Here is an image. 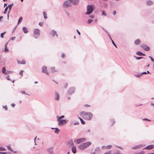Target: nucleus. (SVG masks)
Wrapping results in <instances>:
<instances>
[{
    "instance_id": "nucleus-1",
    "label": "nucleus",
    "mask_w": 154,
    "mask_h": 154,
    "mask_svg": "<svg viewBox=\"0 0 154 154\" xmlns=\"http://www.w3.org/2000/svg\"><path fill=\"white\" fill-rule=\"evenodd\" d=\"M81 116L85 119L87 120H91L93 116V114L90 112L83 111L80 113Z\"/></svg>"
},
{
    "instance_id": "nucleus-2",
    "label": "nucleus",
    "mask_w": 154,
    "mask_h": 154,
    "mask_svg": "<svg viewBox=\"0 0 154 154\" xmlns=\"http://www.w3.org/2000/svg\"><path fill=\"white\" fill-rule=\"evenodd\" d=\"M91 144L90 142H88L80 144L78 146V148L81 150H83L90 146Z\"/></svg>"
},
{
    "instance_id": "nucleus-3",
    "label": "nucleus",
    "mask_w": 154,
    "mask_h": 154,
    "mask_svg": "<svg viewBox=\"0 0 154 154\" xmlns=\"http://www.w3.org/2000/svg\"><path fill=\"white\" fill-rule=\"evenodd\" d=\"M58 122V125L60 126H62L66 124L68 121V120L60 119H57Z\"/></svg>"
},
{
    "instance_id": "nucleus-4",
    "label": "nucleus",
    "mask_w": 154,
    "mask_h": 154,
    "mask_svg": "<svg viewBox=\"0 0 154 154\" xmlns=\"http://www.w3.org/2000/svg\"><path fill=\"white\" fill-rule=\"evenodd\" d=\"M93 10V7L90 5H88L87 6V12L85 13L86 14H91Z\"/></svg>"
},
{
    "instance_id": "nucleus-5",
    "label": "nucleus",
    "mask_w": 154,
    "mask_h": 154,
    "mask_svg": "<svg viewBox=\"0 0 154 154\" xmlns=\"http://www.w3.org/2000/svg\"><path fill=\"white\" fill-rule=\"evenodd\" d=\"M71 2L68 0L65 1L63 5V7L64 8H67L71 6Z\"/></svg>"
},
{
    "instance_id": "nucleus-6",
    "label": "nucleus",
    "mask_w": 154,
    "mask_h": 154,
    "mask_svg": "<svg viewBox=\"0 0 154 154\" xmlns=\"http://www.w3.org/2000/svg\"><path fill=\"white\" fill-rule=\"evenodd\" d=\"M40 35V30L38 29H36L34 30L33 37L35 38H37Z\"/></svg>"
},
{
    "instance_id": "nucleus-7",
    "label": "nucleus",
    "mask_w": 154,
    "mask_h": 154,
    "mask_svg": "<svg viewBox=\"0 0 154 154\" xmlns=\"http://www.w3.org/2000/svg\"><path fill=\"white\" fill-rule=\"evenodd\" d=\"M140 47L143 48L144 50L146 51H149L150 49L146 45L144 44L141 45Z\"/></svg>"
},
{
    "instance_id": "nucleus-8",
    "label": "nucleus",
    "mask_w": 154,
    "mask_h": 154,
    "mask_svg": "<svg viewBox=\"0 0 154 154\" xmlns=\"http://www.w3.org/2000/svg\"><path fill=\"white\" fill-rule=\"evenodd\" d=\"M75 91V88L74 87H71L69 90L68 93L69 94H71L74 93Z\"/></svg>"
},
{
    "instance_id": "nucleus-9",
    "label": "nucleus",
    "mask_w": 154,
    "mask_h": 154,
    "mask_svg": "<svg viewBox=\"0 0 154 154\" xmlns=\"http://www.w3.org/2000/svg\"><path fill=\"white\" fill-rule=\"evenodd\" d=\"M50 34L54 37L55 36H56L57 38L58 37V35L57 33V32L54 30H52L50 32Z\"/></svg>"
},
{
    "instance_id": "nucleus-10",
    "label": "nucleus",
    "mask_w": 154,
    "mask_h": 154,
    "mask_svg": "<svg viewBox=\"0 0 154 154\" xmlns=\"http://www.w3.org/2000/svg\"><path fill=\"white\" fill-rule=\"evenodd\" d=\"M86 139L85 138H82L76 140L75 141L77 143L79 144L85 141Z\"/></svg>"
},
{
    "instance_id": "nucleus-11",
    "label": "nucleus",
    "mask_w": 154,
    "mask_h": 154,
    "mask_svg": "<svg viewBox=\"0 0 154 154\" xmlns=\"http://www.w3.org/2000/svg\"><path fill=\"white\" fill-rule=\"evenodd\" d=\"M42 72L46 73L47 75H49V73L47 70V67L45 66H43L42 68Z\"/></svg>"
},
{
    "instance_id": "nucleus-12",
    "label": "nucleus",
    "mask_w": 154,
    "mask_h": 154,
    "mask_svg": "<svg viewBox=\"0 0 154 154\" xmlns=\"http://www.w3.org/2000/svg\"><path fill=\"white\" fill-rule=\"evenodd\" d=\"M154 147V145H151L147 146L143 149L149 150L152 149Z\"/></svg>"
},
{
    "instance_id": "nucleus-13",
    "label": "nucleus",
    "mask_w": 154,
    "mask_h": 154,
    "mask_svg": "<svg viewBox=\"0 0 154 154\" xmlns=\"http://www.w3.org/2000/svg\"><path fill=\"white\" fill-rule=\"evenodd\" d=\"M60 98V96L58 93L57 92L55 93L54 99L55 100H58Z\"/></svg>"
},
{
    "instance_id": "nucleus-14",
    "label": "nucleus",
    "mask_w": 154,
    "mask_h": 154,
    "mask_svg": "<svg viewBox=\"0 0 154 154\" xmlns=\"http://www.w3.org/2000/svg\"><path fill=\"white\" fill-rule=\"evenodd\" d=\"M69 2L73 4V5H75L78 4L79 2V0H69Z\"/></svg>"
},
{
    "instance_id": "nucleus-15",
    "label": "nucleus",
    "mask_w": 154,
    "mask_h": 154,
    "mask_svg": "<svg viewBox=\"0 0 154 154\" xmlns=\"http://www.w3.org/2000/svg\"><path fill=\"white\" fill-rule=\"evenodd\" d=\"M111 145H109L107 146H102L101 148L102 149H109L111 148L112 147Z\"/></svg>"
},
{
    "instance_id": "nucleus-16",
    "label": "nucleus",
    "mask_w": 154,
    "mask_h": 154,
    "mask_svg": "<svg viewBox=\"0 0 154 154\" xmlns=\"http://www.w3.org/2000/svg\"><path fill=\"white\" fill-rule=\"evenodd\" d=\"M143 146V145L140 144L139 145H137L133 147L132 148V149H137L140 148H141Z\"/></svg>"
},
{
    "instance_id": "nucleus-17",
    "label": "nucleus",
    "mask_w": 154,
    "mask_h": 154,
    "mask_svg": "<svg viewBox=\"0 0 154 154\" xmlns=\"http://www.w3.org/2000/svg\"><path fill=\"white\" fill-rule=\"evenodd\" d=\"M72 152L74 154L76 152V149L75 146H73L72 147Z\"/></svg>"
},
{
    "instance_id": "nucleus-18",
    "label": "nucleus",
    "mask_w": 154,
    "mask_h": 154,
    "mask_svg": "<svg viewBox=\"0 0 154 154\" xmlns=\"http://www.w3.org/2000/svg\"><path fill=\"white\" fill-rule=\"evenodd\" d=\"M6 148H7L8 150H9L12 152H14L13 150L12 149V148L11 147V145H8L7 146H6Z\"/></svg>"
},
{
    "instance_id": "nucleus-19",
    "label": "nucleus",
    "mask_w": 154,
    "mask_h": 154,
    "mask_svg": "<svg viewBox=\"0 0 154 154\" xmlns=\"http://www.w3.org/2000/svg\"><path fill=\"white\" fill-rule=\"evenodd\" d=\"M13 6V4H11V5H9L8 6H7L8 8H9L8 13H9L10 12V11H11V8H12Z\"/></svg>"
},
{
    "instance_id": "nucleus-20",
    "label": "nucleus",
    "mask_w": 154,
    "mask_h": 154,
    "mask_svg": "<svg viewBox=\"0 0 154 154\" xmlns=\"http://www.w3.org/2000/svg\"><path fill=\"white\" fill-rule=\"evenodd\" d=\"M23 30L24 33H27L28 32V30L26 27H24L23 28Z\"/></svg>"
},
{
    "instance_id": "nucleus-21",
    "label": "nucleus",
    "mask_w": 154,
    "mask_h": 154,
    "mask_svg": "<svg viewBox=\"0 0 154 154\" xmlns=\"http://www.w3.org/2000/svg\"><path fill=\"white\" fill-rule=\"evenodd\" d=\"M18 64H26V61L25 60H23L20 61H18Z\"/></svg>"
},
{
    "instance_id": "nucleus-22",
    "label": "nucleus",
    "mask_w": 154,
    "mask_h": 154,
    "mask_svg": "<svg viewBox=\"0 0 154 154\" xmlns=\"http://www.w3.org/2000/svg\"><path fill=\"white\" fill-rule=\"evenodd\" d=\"M137 54L139 56H145V54L142 53L140 51H138L137 52Z\"/></svg>"
},
{
    "instance_id": "nucleus-23",
    "label": "nucleus",
    "mask_w": 154,
    "mask_h": 154,
    "mask_svg": "<svg viewBox=\"0 0 154 154\" xmlns=\"http://www.w3.org/2000/svg\"><path fill=\"white\" fill-rule=\"evenodd\" d=\"M44 17L45 19H46L47 18V14L44 11L43 12Z\"/></svg>"
},
{
    "instance_id": "nucleus-24",
    "label": "nucleus",
    "mask_w": 154,
    "mask_h": 154,
    "mask_svg": "<svg viewBox=\"0 0 154 154\" xmlns=\"http://www.w3.org/2000/svg\"><path fill=\"white\" fill-rule=\"evenodd\" d=\"M152 4L153 2L151 1H148L146 2L147 5H152Z\"/></svg>"
},
{
    "instance_id": "nucleus-25",
    "label": "nucleus",
    "mask_w": 154,
    "mask_h": 154,
    "mask_svg": "<svg viewBox=\"0 0 154 154\" xmlns=\"http://www.w3.org/2000/svg\"><path fill=\"white\" fill-rule=\"evenodd\" d=\"M64 117H65L63 115L62 116H57V119L59 120L60 119H61L64 118Z\"/></svg>"
},
{
    "instance_id": "nucleus-26",
    "label": "nucleus",
    "mask_w": 154,
    "mask_h": 154,
    "mask_svg": "<svg viewBox=\"0 0 154 154\" xmlns=\"http://www.w3.org/2000/svg\"><path fill=\"white\" fill-rule=\"evenodd\" d=\"M140 42V40L139 39H138L135 41L134 43L135 44L137 45L139 44Z\"/></svg>"
},
{
    "instance_id": "nucleus-27",
    "label": "nucleus",
    "mask_w": 154,
    "mask_h": 154,
    "mask_svg": "<svg viewBox=\"0 0 154 154\" xmlns=\"http://www.w3.org/2000/svg\"><path fill=\"white\" fill-rule=\"evenodd\" d=\"M95 151L96 152H99L100 151V148L98 147H97L95 148Z\"/></svg>"
},
{
    "instance_id": "nucleus-28",
    "label": "nucleus",
    "mask_w": 154,
    "mask_h": 154,
    "mask_svg": "<svg viewBox=\"0 0 154 154\" xmlns=\"http://www.w3.org/2000/svg\"><path fill=\"white\" fill-rule=\"evenodd\" d=\"M60 131V130L58 128H56L55 130L54 131V132L57 134H58L59 133V132Z\"/></svg>"
},
{
    "instance_id": "nucleus-29",
    "label": "nucleus",
    "mask_w": 154,
    "mask_h": 154,
    "mask_svg": "<svg viewBox=\"0 0 154 154\" xmlns=\"http://www.w3.org/2000/svg\"><path fill=\"white\" fill-rule=\"evenodd\" d=\"M6 71V69L5 67H2V72L3 73L5 74V73L6 72H5Z\"/></svg>"
},
{
    "instance_id": "nucleus-30",
    "label": "nucleus",
    "mask_w": 154,
    "mask_h": 154,
    "mask_svg": "<svg viewBox=\"0 0 154 154\" xmlns=\"http://www.w3.org/2000/svg\"><path fill=\"white\" fill-rule=\"evenodd\" d=\"M79 119L80 120V121H81V123L83 124H85V122L81 118L79 117Z\"/></svg>"
},
{
    "instance_id": "nucleus-31",
    "label": "nucleus",
    "mask_w": 154,
    "mask_h": 154,
    "mask_svg": "<svg viewBox=\"0 0 154 154\" xmlns=\"http://www.w3.org/2000/svg\"><path fill=\"white\" fill-rule=\"evenodd\" d=\"M23 20V17H20L18 20V24L20 23Z\"/></svg>"
},
{
    "instance_id": "nucleus-32",
    "label": "nucleus",
    "mask_w": 154,
    "mask_h": 154,
    "mask_svg": "<svg viewBox=\"0 0 154 154\" xmlns=\"http://www.w3.org/2000/svg\"><path fill=\"white\" fill-rule=\"evenodd\" d=\"M51 69L52 72H56L57 71V70H56L55 69V68L54 67H51Z\"/></svg>"
},
{
    "instance_id": "nucleus-33",
    "label": "nucleus",
    "mask_w": 154,
    "mask_h": 154,
    "mask_svg": "<svg viewBox=\"0 0 154 154\" xmlns=\"http://www.w3.org/2000/svg\"><path fill=\"white\" fill-rule=\"evenodd\" d=\"M5 33H6V32H3L2 33H1V34L0 36H1V38H4L3 35L5 34Z\"/></svg>"
},
{
    "instance_id": "nucleus-34",
    "label": "nucleus",
    "mask_w": 154,
    "mask_h": 154,
    "mask_svg": "<svg viewBox=\"0 0 154 154\" xmlns=\"http://www.w3.org/2000/svg\"><path fill=\"white\" fill-rule=\"evenodd\" d=\"M5 150H6V149L5 148L2 147H0V151Z\"/></svg>"
},
{
    "instance_id": "nucleus-35",
    "label": "nucleus",
    "mask_w": 154,
    "mask_h": 154,
    "mask_svg": "<svg viewBox=\"0 0 154 154\" xmlns=\"http://www.w3.org/2000/svg\"><path fill=\"white\" fill-rule=\"evenodd\" d=\"M110 39H111V41H112V44H113V45L116 48H117V46H116V44H115V43H114V42H113V41L112 40V38H110Z\"/></svg>"
},
{
    "instance_id": "nucleus-36",
    "label": "nucleus",
    "mask_w": 154,
    "mask_h": 154,
    "mask_svg": "<svg viewBox=\"0 0 154 154\" xmlns=\"http://www.w3.org/2000/svg\"><path fill=\"white\" fill-rule=\"evenodd\" d=\"M93 21V20L91 19H89L87 23H88L89 24L91 23Z\"/></svg>"
},
{
    "instance_id": "nucleus-37",
    "label": "nucleus",
    "mask_w": 154,
    "mask_h": 154,
    "mask_svg": "<svg viewBox=\"0 0 154 154\" xmlns=\"http://www.w3.org/2000/svg\"><path fill=\"white\" fill-rule=\"evenodd\" d=\"M13 72H12V71H7L5 73V74H9L10 73H13Z\"/></svg>"
},
{
    "instance_id": "nucleus-38",
    "label": "nucleus",
    "mask_w": 154,
    "mask_h": 154,
    "mask_svg": "<svg viewBox=\"0 0 154 154\" xmlns=\"http://www.w3.org/2000/svg\"><path fill=\"white\" fill-rule=\"evenodd\" d=\"M102 15L104 16H106V14L105 13V11H103L102 12Z\"/></svg>"
},
{
    "instance_id": "nucleus-39",
    "label": "nucleus",
    "mask_w": 154,
    "mask_h": 154,
    "mask_svg": "<svg viewBox=\"0 0 154 154\" xmlns=\"http://www.w3.org/2000/svg\"><path fill=\"white\" fill-rule=\"evenodd\" d=\"M143 120L144 121H145L147 122H150L151 121V120L149 119H143Z\"/></svg>"
},
{
    "instance_id": "nucleus-40",
    "label": "nucleus",
    "mask_w": 154,
    "mask_h": 154,
    "mask_svg": "<svg viewBox=\"0 0 154 154\" xmlns=\"http://www.w3.org/2000/svg\"><path fill=\"white\" fill-rule=\"evenodd\" d=\"M105 32L107 33V34L108 35V36H109V38H111V37L109 35V33L106 30H105Z\"/></svg>"
},
{
    "instance_id": "nucleus-41",
    "label": "nucleus",
    "mask_w": 154,
    "mask_h": 154,
    "mask_svg": "<svg viewBox=\"0 0 154 154\" xmlns=\"http://www.w3.org/2000/svg\"><path fill=\"white\" fill-rule=\"evenodd\" d=\"M8 51H9V50H8V49L7 48V47H6V48L5 47V51L6 52Z\"/></svg>"
},
{
    "instance_id": "nucleus-42",
    "label": "nucleus",
    "mask_w": 154,
    "mask_h": 154,
    "mask_svg": "<svg viewBox=\"0 0 154 154\" xmlns=\"http://www.w3.org/2000/svg\"><path fill=\"white\" fill-rule=\"evenodd\" d=\"M111 151H110L105 152V153H104V154H111Z\"/></svg>"
},
{
    "instance_id": "nucleus-43",
    "label": "nucleus",
    "mask_w": 154,
    "mask_h": 154,
    "mask_svg": "<svg viewBox=\"0 0 154 154\" xmlns=\"http://www.w3.org/2000/svg\"><path fill=\"white\" fill-rule=\"evenodd\" d=\"M8 7H7L5 9V10H4V14H5L6 12L8 10Z\"/></svg>"
},
{
    "instance_id": "nucleus-44",
    "label": "nucleus",
    "mask_w": 154,
    "mask_h": 154,
    "mask_svg": "<svg viewBox=\"0 0 154 154\" xmlns=\"http://www.w3.org/2000/svg\"><path fill=\"white\" fill-rule=\"evenodd\" d=\"M141 73L140 74L135 75V76L137 77H140L142 75Z\"/></svg>"
},
{
    "instance_id": "nucleus-45",
    "label": "nucleus",
    "mask_w": 154,
    "mask_h": 154,
    "mask_svg": "<svg viewBox=\"0 0 154 154\" xmlns=\"http://www.w3.org/2000/svg\"><path fill=\"white\" fill-rule=\"evenodd\" d=\"M66 14L69 17H70V14L69 13V12L68 11H66Z\"/></svg>"
},
{
    "instance_id": "nucleus-46",
    "label": "nucleus",
    "mask_w": 154,
    "mask_h": 154,
    "mask_svg": "<svg viewBox=\"0 0 154 154\" xmlns=\"http://www.w3.org/2000/svg\"><path fill=\"white\" fill-rule=\"evenodd\" d=\"M136 57V58L137 60H139V59H140L142 58V57Z\"/></svg>"
},
{
    "instance_id": "nucleus-47",
    "label": "nucleus",
    "mask_w": 154,
    "mask_h": 154,
    "mask_svg": "<svg viewBox=\"0 0 154 154\" xmlns=\"http://www.w3.org/2000/svg\"><path fill=\"white\" fill-rule=\"evenodd\" d=\"M3 108H4V109H5V110H7V109H8V108H7V107L6 106H3Z\"/></svg>"
},
{
    "instance_id": "nucleus-48",
    "label": "nucleus",
    "mask_w": 154,
    "mask_h": 154,
    "mask_svg": "<svg viewBox=\"0 0 154 154\" xmlns=\"http://www.w3.org/2000/svg\"><path fill=\"white\" fill-rule=\"evenodd\" d=\"M3 19V16L0 17V22H1L2 21V19Z\"/></svg>"
},
{
    "instance_id": "nucleus-49",
    "label": "nucleus",
    "mask_w": 154,
    "mask_h": 154,
    "mask_svg": "<svg viewBox=\"0 0 154 154\" xmlns=\"http://www.w3.org/2000/svg\"><path fill=\"white\" fill-rule=\"evenodd\" d=\"M61 57L63 58H64L65 57V55L64 54L62 53Z\"/></svg>"
},
{
    "instance_id": "nucleus-50",
    "label": "nucleus",
    "mask_w": 154,
    "mask_h": 154,
    "mask_svg": "<svg viewBox=\"0 0 154 154\" xmlns=\"http://www.w3.org/2000/svg\"><path fill=\"white\" fill-rule=\"evenodd\" d=\"M23 70H21L20 72V75L21 76H22V75H23Z\"/></svg>"
},
{
    "instance_id": "nucleus-51",
    "label": "nucleus",
    "mask_w": 154,
    "mask_h": 154,
    "mask_svg": "<svg viewBox=\"0 0 154 154\" xmlns=\"http://www.w3.org/2000/svg\"><path fill=\"white\" fill-rule=\"evenodd\" d=\"M43 24V22H41L39 23V25L40 26H42Z\"/></svg>"
},
{
    "instance_id": "nucleus-52",
    "label": "nucleus",
    "mask_w": 154,
    "mask_h": 154,
    "mask_svg": "<svg viewBox=\"0 0 154 154\" xmlns=\"http://www.w3.org/2000/svg\"><path fill=\"white\" fill-rule=\"evenodd\" d=\"M144 152L143 151H141L139 152V154H144Z\"/></svg>"
},
{
    "instance_id": "nucleus-53",
    "label": "nucleus",
    "mask_w": 154,
    "mask_h": 154,
    "mask_svg": "<svg viewBox=\"0 0 154 154\" xmlns=\"http://www.w3.org/2000/svg\"><path fill=\"white\" fill-rule=\"evenodd\" d=\"M7 152H0V154H6Z\"/></svg>"
},
{
    "instance_id": "nucleus-54",
    "label": "nucleus",
    "mask_w": 154,
    "mask_h": 154,
    "mask_svg": "<svg viewBox=\"0 0 154 154\" xmlns=\"http://www.w3.org/2000/svg\"><path fill=\"white\" fill-rule=\"evenodd\" d=\"M10 78V76H9V75H8L7 77V79L8 80H11V79L9 78Z\"/></svg>"
},
{
    "instance_id": "nucleus-55",
    "label": "nucleus",
    "mask_w": 154,
    "mask_h": 154,
    "mask_svg": "<svg viewBox=\"0 0 154 154\" xmlns=\"http://www.w3.org/2000/svg\"><path fill=\"white\" fill-rule=\"evenodd\" d=\"M94 17V15H91L89 16V17L91 18H93Z\"/></svg>"
},
{
    "instance_id": "nucleus-56",
    "label": "nucleus",
    "mask_w": 154,
    "mask_h": 154,
    "mask_svg": "<svg viewBox=\"0 0 154 154\" xmlns=\"http://www.w3.org/2000/svg\"><path fill=\"white\" fill-rule=\"evenodd\" d=\"M113 154H121V153H120L119 152H119H115V153H113Z\"/></svg>"
},
{
    "instance_id": "nucleus-57",
    "label": "nucleus",
    "mask_w": 154,
    "mask_h": 154,
    "mask_svg": "<svg viewBox=\"0 0 154 154\" xmlns=\"http://www.w3.org/2000/svg\"><path fill=\"white\" fill-rule=\"evenodd\" d=\"M149 57L150 58L151 61L153 62L154 61V59L150 56H149Z\"/></svg>"
},
{
    "instance_id": "nucleus-58",
    "label": "nucleus",
    "mask_w": 154,
    "mask_h": 154,
    "mask_svg": "<svg viewBox=\"0 0 154 154\" xmlns=\"http://www.w3.org/2000/svg\"><path fill=\"white\" fill-rule=\"evenodd\" d=\"M68 86V84L67 83H66L65 85V88H66Z\"/></svg>"
},
{
    "instance_id": "nucleus-59",
    "label": "nucleus",
    "mask_w": 154,
    "mask_h": 154,
    "mask_svg": "<svg viewBox=\"0 0 154 154\" xmlns=\"http://www.w3.org/2000/svg\"><path fill=\"white\" fill-rule=\"evenodd\" d=\"M113 15H115L116 14V11H114L113 12Z\"/></svg>"
},
{
    "instance_id": "nucleus-60",
    "label": "nucleus",
    "mask_w": 154,
    "mask_h": 154,
    "mask_svg": "<svg viewBox=\"0 0 154 154\" xmlns=\"http://www.w3.org/2000/svg\"><path fill=\"white\" fill-rule=\"evenodd\" d=\"M21 93L22 94H26V93L24 91H23L21 92Z\"/></svg>"
},
{
    "instance_id": "nucleus-61",
    "label": "nucleus",
    "mask_w": 154,
    "mask_h": 154,
    "mask_svg": "<svg viewBox=\"0 0 154 154\" xmlns=\"http://www.w3.org/2000/svg\"><path fill=\"white\" fill-rule=\"evenodd\" d=\"M79 124V122H77L74 123V125H77Z\"/></svg>"
},
{
    "instance_id": "nucleus-62",
    "label": "nucleus",
    "mask_w": 154,
    "mask_h": 154,
    "mask_svg": "<svg viewBox=\"0 0 154 154\" xmlns=\"http://www.w3.org/2000/svg\"><path fill=\"white\" fill-rule=\"evenodd\" d=\"M8 42H7L5 44V48L7 47V45H8Z\"/></svg>"
},
{
    "instance_id": "nucleus-63",
    "label": "nucleus",
    "mask_w": 154,
    "mask_h": 154,
    "mask_svg": "<svg viewBox=\"0 0 154 154\" xmlns=\"http://www.w3.org/2000/svg\"><path fill=\"white\" fill-rule=\"evenodd\" d=\"M15 106V105L13 103H12L11 104V106H12V107H14V106Z\"/></svg>"
},
{
    "instance_id": "nucleus-64",
    "label": "nucleus",
    "mask_w": 154,
    "mask_h": 154,
    "mask_svg": "<svg viewBox=\"0 0 154 154\" xmlns=\"http://www.w3.org/2000/svg\"><path fill=\"white\" fill-rule=\"evenodd\" d=\"M77 32H78V34H79V35H80V32L79 31V30H78V29H77Z\"/></svg>"
}]
</instances>
